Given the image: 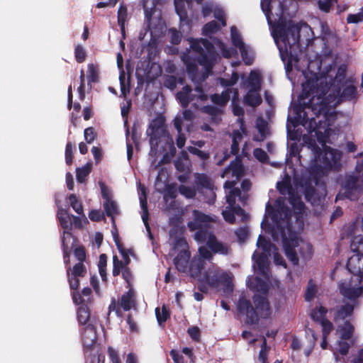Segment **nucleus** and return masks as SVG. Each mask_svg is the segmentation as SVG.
<instances>
[{"label": "nucleus", "mask_w": 363, "mask_h": 363, "mask_svg": "<svg viewBox=\"0 0 363 363\" xmlns=\"http://www.w3.org/2000/svg\"><path fill=\"white\" fill-rule=\"evenodd\" d=\"M277 187L281 194L288 196L289 202L295 212L292 216L282 199H277L274 206L267 203L266 211L272 220L271 235L274 241L282 242L286 257L294 265H298V252L305 257L303 250H311V245L300 240L298 238V234L303 230L304 226L305 205L301 196L295 194L289 178L279 182Z\"/></svg>", "instance_id": "f257e3e1"}, {"label": "nucleus", "mask_w": 363, "mask_h": 363, "mask_svg": "<svg viewBox=\"0 0 363 363\" xmlns=\"http://www.w3.org/2000/svg\"><path fill=\"white\" fill-rule=\"evenodd\" d=\"M128 18L127 7L121 4L118 11V23L121 27V33H125V23Z\"/></svg>", "instance_id": "7c9ffc66"}, {"label": "nucleus", "mask_w": 363, "mask_h": 363, "mask_svg": "<svg viewBox=\"0 0 363 363\" xmlns=\"http://www.w3.org/2000/svg\"><path fill=\"white\" fill-rule=\"evenodd\" d=\"M188 151L201 158L203 160H206L209 157V154L206 153L195 147L189 146L187 147Z\"/></svg>", "instance_id": "5fc2aeb1"}, {"label": "nucleus", "mask_w": 363, "mask_h": 363, "mask_svg": "<svg viewBox=\"0 0 363 363\" xmlns=\"http://www.w3.org/2000/svg\"><path fill=\"white\" fill-rule=\"evenodd\" d=\"M75 58L76 60L81 63L85 60L86 52L82 45H77L75 48Z\"/></svg>", "instance_id": "680f3d73"}, {"label": "nucleus", "mask_w": 363, "mask_h": 363, "mask_svg": "<svg viewBox=\"0 0 363 363\" xmlns=\"http://www.w3.org/2000/svg\"><path fill=\"white\" fill-rule=\"evenodd\" d=\"M269 25L272 27V35L279 48L281 57L283 61L287 57H293L296 50L300 48V41L302 35L311 31L307 24L301 26L293 25L286 28L279 23L273 21L269 16V12L266 13Z\"/></svg>", "instance_id": "7ed1b4c3"}, {"label": "nucleus", "mask_w": 363, "mask_h": 363, "mask_svg": "<svg viewBox=\"0 0 363 363\" xmlns=\"http://www.w3.org/2000/svg\"><path fill=\"white\" fill-rule=\"evenodd\" d=\"M357 164L355 166V174L359 175L363 172V152L358 154L356 157Z\"/></svg>", "instance_id": "774afa93"}, {"label": "nucleus", "mask_w": 363, "mask_h": 363, "mask_svg": "<svg viewBox=\"0 0 363 363\" xmlns=\"http://www.w3.org/2000/svg\"><path fill=\"white\" fill-rule=\"evenodd\" d=\"M340 189L336 196V200L348 199L354 201L362 193L363 179L354 172L346 174L340 179Z\"/></svg>", "instance_id": "0eeeda50"}, {"label": "nucleus", "mask_w": 363, "mask_h": 363, "mask_svg": "<svg viewBox=\"0 0 363 363\" xmlns=\"http://www.w3.org/2000/svg\"><path fill=\"white\" fill-rule=\"evenodd\" d=\"M350 247L352 251L357 252L356 255H363V237L362 235L354 237Z\"/></svg>", "instance_id": "f704fd0d"}, {"label": "nucleus", "mask_w": 363, "mask_h": 363, "mask_svg": "<svg viewBox=\"0 0 363 363\" xmlns=\"http://www.w3.org/2000/svg\"><path fill=\"white\" fill-rule=\"evenodd\" d=\"M320 325L323 328V336L324 337H326L330 332L333 329V325L330 321H329L328 319L325 320H323L322 323H320Z\"/></svg>", "instance_id": "e2e57ef3"}, {"label": "nucleus", "mask_w": 363, "mask_h": 363, "mask_svg": "<svg viewBox=\"0 0 363 363\" xmlns=\"http://www.w3.org/2000/svg\"><path fill=\"white\" fill-rule=\"evenodd\" d=\"M57 217L59 218V220L60 222L61 226L65 229H69L72 225V223L70 220L69 216L67 213V212L64 210H60L57 213Z\"/></svg>", "instance_id": "4c0bfd02"}, {"label": "nucleus", "mask_w": 363, "mask_h": 363, "mask_svg": "<svg viewBox=\"0 0 363 363\" xmlns=\"http://www.w3.org/2000/svg\"><path fill=\"white\" fill-rule=\"evenodd\" d=\"M328 154L330 156L334 167L340 165L342 152L337 150L331 149Z\"/></svg>", "instance_id": "8fccbe9b"}, {"label": "nucleus", "mask_w": 363, "mask_h": 363, "mask_svg": "<svg viewBox=\"0 0 363 363\" xmlns=\"http://www.w3.org/2000/svg\"><path fill=\"white\" fill-rule=\"evenodd\" d=\"M238 311L239 313L246 316V323L249 325L255 324L258 322V315L250 301L245 297H241L238 303Z\"/></svg>", "instance_id": "9d476101"}, {"label": "nucleus", "mask_w": 363, "mask_h": 363, "mask_svg": "<svg viewBox=\"0 0 363 363\" xmlns=\"http://www.w3.org/2000/svg\"><path fill=\"white\" fill-rule=\"evenodd\" d=\"M233 206L232 207L230 206V205L226 208L228 209H226L225 211H223L222 214L223 216L224 219L230 223H234L235 218L234 216V213L232 210Z\"/></svg>", "instance_id": "13d9d810"}, {"label": "nucleus", "mask_w": 363, "mask_h": 363, "mask_svg": "<svg viewBox=\"0 0 363 363\" xmlns=\"http://www.w3.org/2000/svg\"><path fill=\"white\" fill-rule=\"evenodd\" d=\"M196 184L199 190L206 189L209 191L208 203H213L216 199V193L214 192L215 186L212 179L206 174H195Z\"/></svg>", "instance_id": "ddd939ff"}, {"label": "nucleus", "mask_w": 363, "mask_h": 363, "mask_svg": "<svg viewBox=\"0 0 363 363\" xmlns=\"http://www.w3.org/2000/svg\"><path fill=\"white\" fill-rule=\"evenodd\" d=\"M349 340H350L340 338L337 342V347L335 348V350L338 351L339 354L342 356L347 355L350 347V344L347 342Z\"/></svg>", "instance_id": "ea45409f"}, {"label": "nucleus", "mask_w": 363, "mask_h": 363, "mask_svg": "<svg viewBox=\"0 0 363 363\" xmlns=\"http://www.w3.org/2000/svg\"><path fill=\"white\" fill-rule=\"evenodd\" d=\"M238 180L226 181L224 184L225 189H230L229 194L226 196V201L232 207L235 204V199L238 197L239 200L245 203L247 200V196L245 194H242V191L240 189L235 188V186L237 184Z\"/></svg>", "instance_id": "2eb2a0df"}, {"label": "nucleus", "mask_w": 363, "mask_h": 363, "mask_svg": "<svg viewBox=\"0 0 363 363\" xmlns=\"http://www.w3.org/2000/svg\"><path fill=\"white\" fill-rule=\"evenodd\" d=\"M193 216L194 220L188 223L191 230H196V233L200 230L210 231V223L214 221L213 218L196 210L193 211Z\"/></svg>", "instance_id": "9b49d317"}, {"label": "nucleus", "mask_w": 363, "mask_h": 363, "mask_svg": "<svg viewBox=\"0 0 363 363\" xmlns=\"http://www.w3.org/2000/svg\"><path fill=\"white\" fill-rule=\"evenodd\" d=\"M140 202L141 208L143 210L142 219L148 231H150V226L148 224V209L147 202V194L145 188L141 189V194L140 195Z\"/></svg>", "instance_id": "b1692460"}, {"label": "nucleus", "mask_w": 363, "mask_h": 363, "mask_svg": "<svg viewBox=\"0 0 363 363\" xmlns=\"http://www.w3.org/2000/svg\"><path fill=\"white\" fill-rule=\"evenodd\" d=\"M235 89L228 88L225 91H223L221 94H213L211 96V101L214 104L223 106L232 98Z\"/></svg>", "instance_id": "5701e85b"}, {"label": "nucleus", "mask_w": 363, "mask_h": 363, "mask_svg": "<svg viewBox=\"0 0 363 363\" xmlns=\"http://www.w3.org/2000/svg\"><path fill=\"white\" fill-rule=\"evenodd\" d=\"M230 33L233 45L239 48L241 55H244L245 54L243 53L245 52V47H246V45L243 43L237 28L235 26L231 27Z\"/></svg>", "instance_id": "bb28decb"}, {"label": "nucleus", "mask_w": 363, "mask_h": 363, "mask_svg": "<svg viewBox=\"0 0 363 363\" xmlns=\"http://www.w3.org/2000/svg\"><path fill=\"white\" fill-rule=\"evenodd\" d=\"M182 58L186 65L189 77L196 86L194 89L189 85L184 86L181 91L177 92V99L183 108H186L189 104H191L194 107H200L208 99V94L203 89L202 83L208 78L211 72V68L206 66L202 70L199 71L195 63L189 62L186 60V56L184 55Z\"/></svg>", "instance_id": "20e7f679"}, {"label": "nucleus", "mask_w": 363, "mask_h": 363, "mask_svg": "<svg viewBox=\"0 0 363 363\" xmlns=\"http://www.w3.org/2000/svg\"><path fill=\"white\" fill-rule=\"evenodd\" d=\"M242 133L239 130L233 131V136H232L231 150H230L231 153L233 155H236L239 152V150H240L239 145H240V143L242 141Z\"/></svg>", "instance_id": "72a5a7b5"}, {"label": "nucleus", "mask_w": 363, "mask_h": 363, "mask_svg": "<svg viewBox=\"0 0 363 363\" xmlns=\"http://www.w3.org/2000/svg\"><path fill=\"white\" fill-rule=\"evenodd\" d=\"M96 136V133L92 127L87 128L84 130V138L88 143H92Z\"/></svg>", "instance_id": "bf43d9fd"}, {"label": "nucleus", "mask_w": 363, "mask_h": 363, "mask_svg": "<svg viewBox=\"0 0 363 363\" xmlns=\"http://www.w3.org/2000/svg\"><path fill=\"white\" fill-rule=\"evenodd\" d=\"M339 287L341 294L350 299L359 297L362 291V287L353 286L352 281L341 282Z\"/></svg>", "instance_id": "dca6fc26"}, {"label": "nucleus", "mask_w": 363, "mask_h": 363, "mask_svg": "<svg viewBox=\"0 0 363 363\" xmlns=\"http://www.w3.org/2000/svg\"><path fill=\"white\" fill-rule=\"evenodd\" d=\"M91 164L87 163L86 165L81 168H77L76 170L77 180L79 183H84L86 181V177L91 171Z\"/></svg>", "instance_id": "2f4dec72"}, {"label": "nucleus", "mask_w": 363, "mask_h": 363, "mask_svg": "<svg viewBox=\"0 0 363 363\" xmlns=\"http://www.w3.org/2000/svg\"><path fill=\"white\" fill-rule=\"evenodd\" d=\"M78 321L81 325H86L90 318L89 309L86 305L81 306L77 311Z\"/></svg>", "instance_id": "473e14b6"}, {"label": "nucleus", "mask_w": 363, "mask_h": 363, "mask_svg": "<svg viewBox=\"0 0 363 363\" xmlns=\"http://www.w3.org/2000/svg\"><path fill=\"white\" fill-rule=\"evenodd\" d=\"M104 208L108 216L111 217L113 223H114L113 217L118 214L117 204L113 200H108L104 203Z\"/></svg>", "instance_id": "c85d7f7f"}, {"label": "nucleus", "mask_w": 363, "mask_h": 363, "mask_svg": "<svg viewBox=\"0 0 363 363\" xmlns=\"http://www.w3.org/2000/svg\"><path fill=\"white\" fill-rule=\"evenodd\" d=\"M191 48L207 61L214 52V46L206 39L191 41Z\"/></svg>", "instance_id": "f8f14e48"}, {"label": "nucleus", "mask_w": 363, "mask_h": 363, "mask_svg": "<svg viewBox=\"0 0 363 363\" xmlns=\"http://www.w3.org/2000/svg\"><path fill=\"white\" fill-rule=\"evenodd\" d=\"M204 279L212 287H217L220 284H223L226 286L227 291H233V284L229 274L214 264H212L205 272Z\"/></svg>", "instance_id": "6e6552de"}, {"label": "nucleus", "mask_w": 363, "mask_h": 363, "mask_svg": "<svg viewBox=\"0 0 363 363\" xmlns=\"http://www.w3.org/2000/svg\"><path fill=\"white\" fill-rule=\"evenodd\" d=\"M249 85L251 87L250 89L260 90L261 81L258 74L255 72L250 73L249 77Z\"/></svg>", "instance_id": "79ce46f5"}, {"label": "nucleus", "mask_w": 363, "mask_h": 363, "mask_svg": "<svg viewBox=\"0 0 363 363\" xmlns=\"http://www.w3.org/2000/svg\"><path fill=\"white\" fill-rule=\"evenodd\" d=\"M259 91V90L250 89L245 97V104L253 107L259 106L262 101Z\"/></svg>", "instance_id": "393cba45"}, {"label": "nucleus", "mask_w": 363, "mask_h": 363, "mask_svg": "<svg viewBox=\"0 0 363 363\" xmlns=\"http://www.w3.org/2000/svg\"><path fill=\"white\" fill-rule=\"evenodd\" d=\"M170 42L174 45H178L182 39L179 32L175 29H169Z\"/></svg>", "instance_id": "338daca9"}, {"label": "nucleus", "mask_w": 363, "mask_h": 363, "mask_svg": "<svg viewBox=\"0 0 363 363\" xmlns=\"http://www.w3.org/2000/svg\"><path fill=\"white\" fill-rule=\"evenodd\" d=\"M177 78L172 75H167L164 78V86L171 90L177 87Z\"/></svg>", "instance_id": "864d4df0"}, {"label": "nucleus", "mask_w": 363, "mask_h": 363, "mask_svg": "<svg viewBox=\"0 0 363 363\" xmlns=\"http://www.w3.org/2000/svg\"><path fill=\"white\" fill-rule=\"evenodd\" d=\"M96 340V334L93 325L88 324L83 333V343L86 347H91Z\"/></svg>", "instance_id": "4be33fe9"}, {"label": "nucleus", "mask_w": 363, "mask_h": 363, "mask_svg": "<svg viewBox=\"0 0 363 363\" xmlns=\"http://www.w3.org/2000/svg\"><path fill=\"white\" fill-rule=\"evenodd\" d=\"M213 15L214 17L221 23L222 26H225L226 25L225 13L221 9L214 8Z\"/></svg>", "instance_id": "0e129e2a"}, {"label": "nucleus", "mask_w": 363, "mask_h": 363, "mask_svg": "<svg viewBox=\"0 0 363 363\" xmlns=\"http://www.w3.org/2000/svg\"><path fill=\"white\" fill-rule=\"evenodd\" d=\"M235 234L240 242H245L249 236V229L246 226L240 227L235 230Z\"/></svg>", "instance_id": "09e8293b"}, {"label": "nucleus", "mask_w": 363, "mask_h": 363, "mask_svg": "<svg viewBox=\"0 0 363 363\" xmlns=\"http://www.w3.org/2000/svg\"><path fill=\"white\" fill-rule=\"evenodd\" d=\"M113 276L117 277L120 274L121 272H122L124 268L126 267L125 265H124L123 262L121 260H119L118 257L116 255H114L113 257Z\"/></svg>", "instance_id": "c03bdc74"}, {"label": "nucleus", "mask_w": 363, "mask_h": 363, "mask_svg": "<svg viewBox=\"0 0 363 363\" xmlns=\"http://www.w3.org/2000/svg\"><path fill=\"white\" fill-rule=\"evenodd\" d=\"M325 45V54L330 55L332 50L339 46L340 39L336 34V33L332 30L322 38Z\"/></svg>", "instance_id": "a211bd4d"}, {"label": "nucleus", "mask_w": 363, "mask_h": 363, "mask_svg": "<svg viewBox=\"0 0 363 363\" xmlns=\"http://www.w3.org/2000/svg\"><path fill=\"white\" fill-rule=\"evenodd\" d=\"M256 128L259 135L255 136L254 140L263 141L269 135L268 123L263 118L259 117L256 120Z\"/></svg>", "instance_id": "412c9836"}, {"label": "nucleus", "mask_w": 363, "mask_h": 363, "mask_svg": "<svg viewBox=\"0 0 363 363\" xmlns=\"http://www.w3.org/2000/svg\"><path fill=\"white\" fill-rule=\"evenodd\" d=\"M303 91L301 98L309 99L308 102H303L305 108L311 111V117L309 111H304L303 113V122L310 121V125H316L315 117L323 115L324 117L328 113L329 107L335 106L340 104L342 99L352 100L357 97V87L350 82H345L342 91L340 84H333L328 85L325 78H318L316 76L306 80L302 84Z\"/></svg>", "instance_id": "f03ea898"}, {"label": "nucleus", "mask_w": 363, "mask_h": 363, "mask_svg": "<svg viewBox=\"0 0 363 363\" xmlns=\"http://www.w3.org/2000/svg\"><path fill=\"white\" fill-rule=\"evenodd\" d=\"M69 200L70 202V205L72 208L77 213L81 215L83 213V207L82 203L78 201L77 196L74 194H71L69 196Z\"/></svg>", "instance_id": "de8ad7c7"}, {"label": "nucleus", "mask_w": 363, "mask_h": 363, "mask_svg": "<svg viewBox=\"0 0 363 363\" xmlns=\"http://www.w3.org/2000/svg\"><path fill=\"white\" fill-rule=\"evenodd\" d=\"M220 28V26L216 21H212L204 26L203 32L205 35H209L217 32Z\"/></svg>", "instance_id": "a18cd8bd"}, {"label": "nucleus", "mask_w": 363, "mask_h": 363, "mask_svg": "<svg viewBox=\"0 0 363 363\" xmlns=\"http://www.w3.org/2000/svg\"><path fill=\"white\" fill-rule=\"evenodd\" d=\"M244 167L240 160L235 159L228 167H226L221 177H225L231 174L232 177H235L236 180H239L244 176Z\"/></svg>", "instance_id": "f3484780"}, {"label": "nucleus", "mask_w": 363, "mask_h": 363, "mask_svg": "<svg viewBox=\"0 0 363 363\" xmlns=\"http://www.w3.org/2000/svg\"><path fill=\"white\" fill-rule=\"evenodd\" d=\"M354 310V307L351 304H345L340 307L337 311L336 318L345 319L347 316L350 315Z\"/></svg>", "instance_id": "e433bc0d"}, {"label": "nucleus", "mask_w": 363, "mask_h": 363, "mask_svg": "<svg viewBox=\"0 0 363 363\" xmlns=\"http://www.w3.org/2000/svg\"><path fill=\"white\" fill-rule=\"evenodd\" d=\"M238 96L239 94L238 89H235L233 91V95L231 98L233 102V111L235 116H242L244 115V110L241 106L236 104L237 101L238 100Z\"/></svg>", "instance_id": "58836bf2"}, {"label": "nucleus", "mask_w": 363, "mask_h": 363, "mask_svg": "<svg viewBox=\"0 0 363 363\" xmlns=\"http://www.w3.org/2000/svg\"><path fill=\"white\" fill-rule=\"evenodd\" d=\"M257 245L258 247H261L263 250L265 256H270L272 253L277 250L275 245L267 240L262 235L259 236Z\"/></svg>", "instance_id": "a878e982"}, {"label": "nucleus", "mask_w": 363, "mask_h": 363, "mask_svg": "<svg viewBox=\"0 0 363 363\" xmlns=\"http://www.w3.org/2000/svg\"><path fill=\"white\" fill-rule=\"evenodd\" d=\"M347 267L355 277L354 281L360 283L363 279V255L352 256L347 261Z\"/></svg>", "instance_id": "4468645a"}, {"label": "nucleus", "mask_w": 363, "mask_h": 363, "mask_svg": "<svg viewBox=\"0 0 363 363\" xmlns=\"http://www.w3.org/2000/svg\"><path fill=\"white\" fill-rule=\"evenodd\" d=\"M179 191L181 194L189 199L194 198L196 194V190L194 188L185 185H181L179 187Z\"/></svg>", "instance_id": "3c124183"}, {"label": "nucleus", "mask_w": 363, "mask_h": 363, "mask_svg": "<svg viewBox=\"0 0 363 363\" xmlns=\"http://www.w3.org/2000/svg\"><path fill=\"white\" fill-rule=\"evenodd\" d=\"M328 310L323 306H319L314 308L311 313V316L313 320L319 322L320 323L323 322V320H325V315Z\"/></svg>", "instance_id": "c9c22d12"}, {"label": "nucleus", "mask_w": 363, "mask_h": 363, "mask_svg": "<svg viewBox=\"0 0 363 363\" xmlns=\"http://www.w3.org/2000/svg\"><path fill=\"white\" fill-rule=\"evenodd\" d=\"M189 252L182 250L174 259V263L178 271L185 272L189 267Z\"/></svg>", "instance_id": "aec40b11"}, {"label": "nucleus", "mask_w": 363, "mask_h": 363, "mask_svg": "<svg viewBox=\"0 0 363 363\" xmlns=\"http://www.w3.org/2000/svg\"><path fill=\"white\" fill-rule=\"evenodd\" d=\"M254 302L256 309L262 318H268L271 314L269 303L265 297L261 296H255Z\"/></svg>", "instance_id": "6ab92c4d"}, {"label": "nucleus", "mask_w": 363, "mask_h": 363, "mask_svg": "<svg viewBox=\"0 0 363 363\" xmlns=\"http://www.w3.org/2000/svg\"><path fill=\"white\" fill-rule=\"evenodd\" d=\"M363 21V11L356 14H350L347 18L348 23H357Z\"/></svg>", "instance_id": "69168bd1"}, {"label": "nucleus", "mask_w": 363, "mask_h": 363, "mask_svg": "<svg viewBox=\"0 0 363 363\" xmlns=\"http://www.w3.org/2000/svg\"><path fill=\"white\" fill-rule=\"evenodd\" d=\"M71 236L72 235L70 233L64 231L63 237L62 239V244L64 250V259L66 263H68L69 262V252L68 250V247L66 244V240L69 239Z\"/></svg>", "instance_id": "49530a36"}, {"label": "nucleus", "mask_w": 363, "mask_h": 363, "mask_svg": "<svg viewBox=\"0 0 363 363\" xmlns=\"http://www.w3.org/2000/svg\"><path fill=\"white\" fill-rule=\"evenodd\" d=\"M155 314L157 316V321L160 325L164 323L169 316L168 311L164 306H162L161 311L160 308H157L155 309Z\"/></svg>", "instance_id": "37998d69"}, {"label": "nucleus", "mask_w": 363, "mask_h": 363, "mask_svg": "<svg viewBox=\"0 0 363 363\" xmlns=\"http://www.w3.org/2000/svg\"><path fill=\"white\" fill-rule=\"evenodd\" d=\"M353 331V325L349 321H345L342 325L340 326V338L350 340L352 338Z\"/></svg>", "instance_id": "c756f323"}, {"label": "nucleus", "mask_w": 363, "mask_h": 363, "mask_svg": "<svg viewBox=\"0 0 363 363\" xmlns=\"http://www.w3.org/2000/svg\"><path fill=\"white\" fill-rule=\"evenodd\" d=\"M147 134L150 136V155L156 157L159 144H165L169 147V152L164 154L159 164L169 162L171 157L176 154V148L172 138L169 135L162 119L154 120L147 130Z\"/></svg>", "instance_id": "39448f33"}, {"label": "nucleus", "mask_w": 363, "mask_h": 363, "mask_svg": "<svg viewBox=\"0 0 363 363\" xmlns=\"http://www.w3.org/2000/svg\"><path fill=\"white\" fill-rule=\"evenodd\" d=\"M204 104H202L200 107H196V108H201L203 112L209 114L211 116V121L216 123H218L220 121V111L218 108H216L212 106H203Z\"/></svg>", "instance_id": "cd10ccee"}, {"label": "nucleus", "mask_w": 363, "mask_h": 363, "mask_svg": "<svg viewBox=\"0 0 363 363\" xmlns=\"http://www.w3.org/2000/svg\"><path fill=\"white\" fill-rule=\"evenodd\" d=\"M347 72V67L345 65H340L337 71L336 76L335 77V82L333 84H335V82L342 83L345 81Z\"/></svg>", "instance_id": "603ef678"}, {"label": "nucleus", "mask_w": 363, "mask_h": 363, "mask_svg": "<svg viewBox=\"0 0 363 363\" xmlns=\"http://www.w3.org/2000/svg\"><path fill=\"white\" fill-rule=\"evenodd\" d=\"M86 273V268L83 263L79 262L73 267L72 274L74 277H84Z\"/></svg>", "instance_id": "6e6d98bb"}, {"label": "nucleus", "mask_w": 363, "mask_h": 363, "mask_svg": "<svg viewBox=\"0 0 363 363\" xmlns=\"http://www.w3.org/2000/svg\"><path fill=\"white\" fill-rule=\"evenodd\" d=\"M253 155L257 160L262 162H265L268 160V155L265 151L261 148H256L254 150Z\"/></svg>", "instance_id": "052dcab7"}, {"label": "nucleus", "mask_w": 363, "mask_h": 363, "mask_svg": "<svg viewBox=\"0 0 363 363\" xmlns=\"http://www.w3.org/2000/svg\"><path fill=\"white\" fill-rule=\"evenodd\" d=\"M174 6L181 21H186L187 19V13L184 8V0H174Z\"/></svg>", "instance_id": "a19ab883"}, {"label": "nucleus", "mask_w": 363, "mask_h": 363, "mask_svg": "<svg viewBox=\"0 0 363 363\" xmlns=\"http://www.w3.org/2000/svg\"><path fill=\"white\" fill-rule=\"evenodd\" d=\"M137 301L135 292L133 289H130L128 292L123 294L121 298L116 301L113 298L108 307V313L113 311L116 312L117 316L121 317L123 313L121 308L125 311H128L132 308H136Z\"/></svg>", "instance_id": "1a4fd4ad"}, {"label": "nucleus", "mask_w": 363, "mask_h": 363, "mask_svg": "<svg viewBox=\"0 0 363 363\" xmlns=\"http://www.w3.org/2000/svg\"><path fill=\"white\" fill-rule=\"evenodd\" d=\"M334 2V0H318V4L321 11L327 13L330 11Z\"/></svg>", "instance_id": "4d7b16f0"}, {"label": "nucleus", "mask_w": 363, "mask_h": 363, "mask_svg": "<svg viewBox=\"0 0 363 363\" xmlns=\"http://www.w3.org/2000/svg\"><path fill=\"white\" fill-rule=\"evenodd\" d=\"M194 238L199 242H206V246H201L199 248V255L203 259L211 260L213 259V254L228 255L232 253L230 245L218 240L211 231H198L195 233Z\"/></svg>", "instance_id": "423d86ee"}]
</instances>
